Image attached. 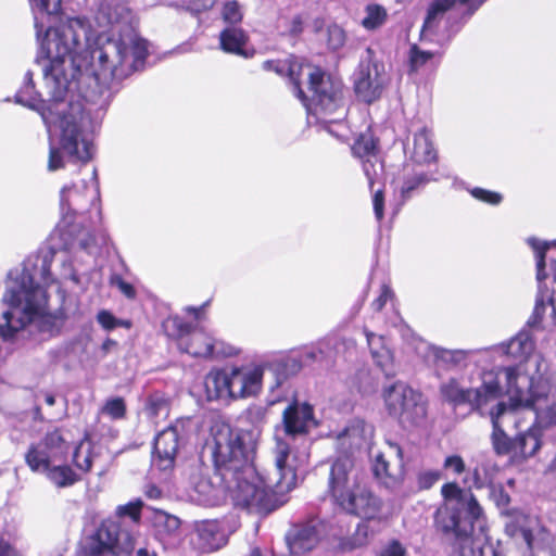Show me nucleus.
I'll list each match as a JSON object with an SVG mask.
<instances>
[{"instance_id": "obj_24", "label": "nucleus", "mask_w": 556, "mask_h": 556, "mask_svg": "<svg viewBox=\"0 0 556 556\" xmlns=\"http://www.w3.org/2000/svg\"><path fill=\"white\" fill-rule=\"evenodd\" d=\"M415 404L406 401L401 407V412H395L389 416L399 420L405 427H419L425 424L427 418V401L417 390H414Z\"/></svg>"}, {"instance_id": "obj_35", "label": "nucleus", "mask_w": 556, "mask_h": 556, "mask_svg": "<svg viewBox=\"0 0 556 556\" xmlns=\"http://www.w3.org/2000/svg\"><path fill=\"white\" fill-rule=\"evenodd\" d=\"M98 12L100 17L110 25L121 23L129 17V9L124 0H102Z\"/></svg>"}, {"instance_id": "obj_23", "label": "nucleus", "mask_w": 556, "mask_h": 556, "mask_svg": "<svg viewBox=\"0 0 556 556\" xmlns=\"http://www.w3.org/2000/svg\"><path fill=\"white\" fill-rule=\"evenodd\" d=\"M415 404L406 401L401 407V412H395L389 416L399 420L405 427H419L425 424L427 418V401L417 390H414Z\"/></svg>"}, {"instance_id": "obj_38", "label": "nucleus", "mask_w": 556, "mask_h": 556, "mask_svg": "<svg viewBox=\"0 0 556 556\" xmlns=\"http://www.w3.org/2000/svg\"><path fill=\"white\" fill-rule=\"evenodd\" d=\"M469 0H434L428 8L427 16L421 33L432 31L443 14L457 3H466Z\"/></svg>"}, {"instance_id": "obj_2", "label": "nucleus", "mask_w": 556, "mask_h": 556, "mask_svg": "<svg viewBox=\"0 0 556 556\" xmlns=\"http://www.w3.org/2000/svg\"><path fill=\"white\" fill-rule=\"evenodd\" d=\"M263 68L289 78L293 93L307 111L309 123L320 124L337 138L344 137L333 129V126L343 127L342 122L346 115L340 79L326 75L319 68L304 66L295 58L268 60L263 63Z\"/></svg>"}, {"instance_id": "obj_60", "label": "nucleus", "mask_w": 556, "mask_h": 556, "mask_svg": "<svg viewBox=\"0 0 556 556\" xmlns=\"http://www.w3.org/2000/svg\"><path fill=\"white\" fill-rule=\"evenodd\" d=\"M111 285L116 286L123 294L129 299L136 296V290L132 285L126 282L121 276L114 275L111 277Z\"/></svg>"}, {"instance_id": "obj_6", "label": "nucleus", "mask_w": 556, "mask_h": 556, "mask_svg": "<svg viewBox=\"0 0 556 556\" xmlns=\"http://www.w3.org/2000/svg\"><path fill=\"white\" fill-rule=\"evenodd\" d=\"M90 27L81 18H68L56 27H48L41 42V50L48 64L43 67L46 78L61 86L67 83L63 68L66 58L75 72L80 73L92 65L93 51L89 45Z\"/></svg>"}, {"instance_id": "obj_1", "label": "nucleus", "mask_w": 556, "mask_h": 556, "mask_svg": "<svg viewBox=\"0 0 556 556\" xmlns=\"http://www.w3.org/2000/svg\"><path fill=\"white\" fill-rule=\"evenodd\" d=\"M256 440L250 431L231 430L222 426L214 434L212 457L218 482H213L201 467L190 476L188 496L202 506L218 505L226 492L231 493L236 506L249 513L267 515L282 505L268 478L254 467Z\"/></svg>"}, {"instance_id": "obj_30", "label": "nucleus", "mask_w": 556, "mask_h": 556, "mask_svg": "<svg viewBox=\"0 0 556 556\" xmlns=\"http://www.w3.org/2000/svg\"><path fill=\"white\" fill-rule=\"evenodd\" d=\"M276 376V386L281 384L289 377L296 375L303 368L302 358L295 353L278 357L266 364Z\"/></svg>"}, {"instance_id": "obj_59", "label": "nucleus", "mask_w": 556, "mask_h": 556, "mask_svg": "<svg viewBox=\"0 0 556 556\" xmlns=\"http://www.w3.org/2000/svg\"><path fill=\"white\" fill-rule=\"evenodd\" d=\"M392 290L388 286H382L379 296L372 302L371 307L380 313L389 301H392Z\"/></svg>"}, {"instance_id": "obj_40", "label": "nucleus", "mask_w": 556, "mask_h": 556, "mask_svg": "<svg viewBox=\"0 0 556 556\" xmlns=\"http://www.w3.org/2000/svg\"><path fill=\"white\" fill-rule=\"evenodd\" d=\"M46 473L48 479L58 488L71 486L80 480L79 475L68 465L51 466Z\"/></svg>"}, {"instance_id": "obj_58", "label": "nucleus", "mask_w": 556, "mask_h": 556, "mask_svg": "<svg viewBox=\"0 0 556 556\" xmlns=\"http://www.w3.org/2000/svg\"><path fill=\"white\" fill-rule=\"evenodd\" d=\"M98 323L105 329V330H113L117 326H119L122 323L115 318V316L109 312V311H101L98 313L97 316Z\"/></svg>"}, {"instance_id": "obj_55", "label": "nucleus", "mask_w": 556, "mask_h": 556, "mask_svg": "<svg viewBox=\"0 0 556 556\" xmlns=\"http://www.w3.org/2000/svg\"><path fill=\"white\" fill-rule=\"evenodd\" d=\"M470 193L475 199L492 205H497L503 200L502 194L482 188H473Z\"/></svg>"}, {"instance_id": "obj_26", "label": "nucleus", "mask_w": 556, "mask_h": 556, "mask_svg": "<svg viewBox=\"0 0 556 556\" xmlns=\"http://www.w3.org/2000/svg\"><path fill=\"white\" fill-rule=\"evenodd\" d=\"M414 390L415 389L403 381H395L389 386H384L381 391V397L387 413L390 415L400 412L399 409H401L406 401L415 404Z\"/></svg>"}, {"instance_id": "obj_19", "label": "nucleus", "mask_w": 556, "mask_h": 556, "mask_svg": "<svg viewBox=\"0 0 556 556\" xmlns=\"http://www.w3.org/2000/svg\"><path fill=\"white\" fill-rule=\"evenodd\" d=\"M60 147L70 156L84 163L90 161L91 143L81 137V128L74 118L61 117Z\"/></svg>"}, {"instance_id": "obj_31", "label": "nucleus", "mask_w": 556, "mask_h": 556, "mask_svg": "<svg viewBox=\"0 0 556 556\" xmlns=\"http://www.w3.org/2000/svg\"><path fill=\"white\" fill-rule=\"evenodd\" d=\"M144 414L152 425L165 420L170 410V399L163 391H154L147 396Z\"/></svg>"}, {"instance_id": "obj_13", "label": "nucleus", "mask_w": 556, "mask_h": 556, "mask_svg": "<svg viewBox=\"0 0 556 556\" xmlns=\"http://www.w3.org/2000/svg\"><path fill=\"white\" fill-rule=\"evenodd\" d=\"M192 431V419L180 418L157 433L151 458L152 471L157 469L166 475L172 470L178 448L186 443Z\"/></svg>"}, {"instance_id": "obj_47", "label": "nucleus", "mask_w": 556, "mask_h": 556, "mask_svg": "<svg viewBox=\"0 0 556 556\" xmlns=\"http://www.w3.org/2000/svg\"><path fill=\"white\" fill-rule=\"evenodd\" d=\"M102 413L110 416L112 419H121L126 414V405L122 397H114L106 401L102 407Z\"/></svg>"}, {"instance_id": "obj_49", "label": "nucleus", "mask_w": 556, "mask_h": 556, "mask_svg": "<svg viewBox=\"0 0 556 556\" xmlns=\"http://www.w3.org/2000/svg\"><path fill=\"white\" fill-rule=\"evenodd\" d=\"M441 479V472L437 469L421 470L417 473V485L420 490H429Z\"/></svg>"}, {"instance_id": "obj_18", "label": "nucleus", "mask_w": 556, "mask_h": 556, "mask_svg": "<svg viewBox=\"0 0 556 556\" xmlns=\"http://www.w3.org/2000/svg\"><path fill=\"white\" fill-rule=\"evenodd\" d=\"M389 453L395 456V462L387 459L386 454L378 452L372 459L374 476L387 488L396 486L404 477L403 451L396 443L389 442Z\"/></svg>"}, {"instance_id": "obj_21", "label": "nucleus", "mask_w": 556, "mask_h": 556, "mask_svg": "<svg viewBox=\"0 0 556 556\" xmlns=\"http://www.w3.org/2000/svg\"><path fill=\"white\" fill-rule=\"evenodd\" d=\"M364 333L371 357L376 365L383 371L386 377H394L396 375V366L394 363L393 352L391 351L387 339L383 334H377L367 328Z\"/></svg>"}, {"instance_id": "obj_11", "label": "nucleus", "mask_w": 556, "mask_h": 556, "mask_svg": "<svg viewBox=\"0 0 556 556\" xmlns=\"http://www.w3.org/2000/svg\"><path fill=\"white\" fill-rule=\"evenodd\" d=\"M136 545L135 538L122 528L119 521L104 519L96 531L87 538L83 547L84 556H118L130 554Z\"/></svg>"}, {"instance_id": "obj_33", "label": "nucleus", "mask_w": 556, "mask_h": 556, "mask_svg": "<svg viewBox=\"0 0 556 556\" xmlns=\"http://www.w3.org/2000/svg\"><path fill=\"white\" fill-rule=\"evenodd\" d=\"M141 309L144 312L146 317L151 323H161L163 327V320H166L169 315V307L154 296L150 291L141 289Z\"/></svg>"}, {"instance_id": "obj_14", "label": "nucleus", "mask_w": 556, "mask_h": 556, "mask_svg": "<svg viewBox=\"0 0 556 556\" xmlns=\"http://www.w3.org/2000/svg\"><path fill=\"white\" fill-rule=\"evenodd\" d=\"M528 517L521 513L508 516L505 532L510 538H520L527 544L531 556H555L552 535L543 528L527 527Z\"/></svg>"}, {"instance_id": "obj_54", "label": "nucleus", "mask_w": 556, "mask_h": 556, "mask_svg": "<svg viewBox=\"0 0 556 556\" xmlns=\"http://www.w3.org/2000/svg\"><path fill=\"white\" fill-rule=\"evenodd\" d=\"M363 163V170L368 179V184L370 188H372L376 179L379 177L380 173L382 172V165L378 164V160L375 161V159H366L362 161Z\"/></svg>"}, {"instance_id": "obj_42", "label": "nucleus", "mask_w": 556, "mask_h": 556, "mask_svg": "<svg viewBox=\"0 0 556 556\" xmlns=\"http://www.w3.org/2000/svg\"><path fill=\"white\" fill-rule=\"evenodd\" d=\"M376 150V141L369 134L361 135L352 146L353 154L362 161L366 159H375L377 161Z\"/></svg>"}, {"instance_id": "obj_36", "label": "nucleus", "mask_w": 556, "mask_h": 556, "mask_svg": "<svg viewBox=\"0 0 556 556\" xmlns=\"http://www.w3.org/2000/svg\"><path fill=\"white\" fill-rule=\"evenodd\" d=\"M25 463L34 472H47L51 467L49 451L42 446L41 442L33 443L25 454Z\"/></svg>"}, {"instance_id": "obj_57", "label": "nucleus", "mask_w": 556, "mask_h": 556, "mask_svg": "<svg viewBox=\"0 0 556 556\" xmlns=\"http://www.w3.org/2000/svg\"><path fill=\"white\" fill-rule=\"evenodd\" d=\"M42 12L49 15L58 14L62 10V0H30Z\"/></svg>"}, {"instance_id": "obj_25", "label": "nucleus", "mask_w": 556, "mask_h": 556, "mask_svg": "<svg viewBox=\"0 0 556 556\" xmlns=\"http://www.w3.org/2000/svg\"><path fill=\"white\" fill-rule=\"evenodd\" d=\"M406 150L410 154V159L417 164H428L437 159V151L431 139V131L422 126L414 131L413 144L409 142Z\"/></svg>"}, {"instance_id": "obj_50", "label": "nucleus", "mask_w": 556, "mask_h": 556, "mask_svg": "<svg viewBox=\"0 0 556 556\" xmlns=\"http://www.w3.org/2000/svg\"><path fill=\"white\" fill-rule=\"evenodd\" d=\"M327 35V43L331 50H338L345 43V31L339 25H330Z\"/></svg>"}, {"instance_id": "obj_39", "label": "nucleus", "mask_w": 556, "mask_h": 556, "mask_svg": "<svg viewBox=\"0 0 556 556\" xmlns=\"http://www.w3.org/2000/svg\"><path fill=\"white\" fill-rule=\"evenodd\" d=\"M527 242L535 253L536 279L539 281V287L541 286L543 289L548 290L547 287L543 285V280L547 277V274L545 273V253L551 247H556V240L541 241L536 238H528Z\"/></svg>"}, {"instance_id": "obj_16", "label": "nucleus", "mask_w": 556, "mask_h": 556, "mask_svg": "<svg viewBox=\"0 0 556 556\" xmlns=\"http://www.w3.org/2000/svg\"><path fill=\"white\" fill-rule=\"evenodd\" d=\"M41 292L40 286L34 281L33 276L23 271L21 275V283L17 287L10 288L3 295V301L12 308H18L25 302L23 308L28 321L35 320V316L39 314V305L35 303V296Z\"/></svg>"}, {"instance_id": "obj_63", "label": "nucleus", "mask_w": 556, "mask_h": 556, "mask_svg": "<svg viewBox=\"0 0 556 556\" xmlns=\"http://www.w3.org/2000/svg\"><path fill=\"white\" fill-rule=\"evenodd\" d=\"M372 204H374L375 216H376L377 220L380 222L383 218V205H384V195L381 190H377L374 193Z\"/></svg>"}, {"instance_id": "obj_41", "label": "nucleus", "mask_w": 556, "mask_h": 556, "mask_svg": "<svg viewBox=\"0 0 556 556\" xmlns=\"http://www.w3.org/2000/svg\"><path fill=\"white\" fill-rule=\"evenodd\" d=\"M364 17L361 21V25L366 30H376L380 28L388 20L387 10L377 3H370L365 7Z\"/></svg>"}, {"instance_id": "obj_12", "label": "nucleus", "mask_w": 556, "mask_h": 556, "mask_svg": "<svg viewBox=\"0 0 556 556\" xmlns=\"http://www.w3.org/2000/svg\"><path fill=\"white\" fill-rule=\"evenodd\" d=\"M389 83L384 64L376 59L371 48H367L353 74V88L357 99L367 104L376 102Z\"/></svg>"}, {"instance_id": "obj_43", "label": "nucleus", "mask_w": 556, "mask_h": 556, "mask_svg": "<svg viewBox=\"0 0 556 556\" xmlns=\"http://www.w3.org/2000/svg\"><path fill=\"white\" fill-rule=\"evenodd\" d=\"M531 364L530 361L527 362L526 365L523 364H519L518 366H521L523 371L529 376V377H538L540 376L546 383V386H548L546 379L541 375L539 374L538 371H535L533 375H530L527 370H526V366H529ZM547 391H549V387H547ZM547 394L548 392H546L545 396L539 402V405L541 406V409L539 410L540 413V418L538 419H534L539 425L541 422L544 421V419L546 418V422L547 424H551V425H556V404H553L551 406L547 407V410L544 412V405L546 403V397H547ZM533 418H535L533 416Z\"/></svg>"}, {"instance_id": "obj_10", "label": "nucleus", "mask_w": 556, "mask_h": 556, "mask_svg": "<svg viewBox=\"0 0 556 556\" xmlns=\"http://www.w3.org/2000/svg\"><path fill=\"white\" fill-rule=\"evenodd\" d=\"M548 315L552 320L556 316V306L553 293L540 286L538 289L533 314L528 320L527 328L520 330L507 342L501 343L496 350L514 358H528L535 348L532 329L539 327L544 317Z\"/></svg>"}, {"instance_id": "obj_3", "label": "nucleus", "mask_w": 556, "mask_h": 556, "mask_svg": "<svg viewBox=\"0 0 556 556\" xmlns=\"http://www.w3.org/2000/svg\"><path fill=\"white\" fill-rule=\"evenodd\" d=\"M445 505L437 510L435 526L447 539L454 540L459 556H504L484 538L482 508L470 491L457 483L442 485Z\"/></svg>"}, {"instance_id": "obj_27", "label": "nucleus", "mask_w": 556, "mask_h": 556, "mask_svg": "<svg viewBox=\"0 0 556 556\" xmlns=\"http://www.w3.org/2000/svg\"><path fill=\"white\" fill-rule=\"evenodd\" d=\"M541 437L542 428L534 420L532 426L514 438V455L525 458L533 456L541 447Z\"/></svg>"}, {"instance_id": "obj_8", "label": "nucleus", "mask_w": 556, "mask_h": 556, "mask_svg": "<svg viewBox=\"0 0 556 556\" xmlns=\"http://www.w3.org/2000/svg\"><path fill=\"white\" fill-rule=\"evenodd\" d=\"M163 331L175 339L178 349L193 357L215 358L230 357L239 354V350L223 340L214 338L202 328L185 321L180 316L168 317L163 320Z\"/></svg>"}, {"instance_id": "obj_51", "label": "nucleus", "mask_w": 556, "mask_h": 556, "mask_svg": "<svg viewBox=\"0 0 556 556\" xmlns=\"http://www.w3.org/2000/svg\"><path fill=\"white\" fill-rule=\"evenodd\" d=\"M12 312L7 311L3 313L5 324L0 325V338H2L3 340H10L14 338L15 333L25 326V324L22 320L18 321L17 326H14L12 324Z\"/></svg>"}, {"instance_id": "obj_4", "label": "nucleus", "mask_w": 556, "mask_h": 556, "mask_svg": "<svg viewBox=\"0 0 556 556\" xmlns=\"http://www.w3.org/2000/svg\"><path fill=\"white\" fill-rule=\"evenodd\" d=\"M285 437H275L273 458L275 471L268 478V486L282 495L295 488L299 471L309 458L311 440L307 434L317 426L311 404L293 402L282 415Z\"/></svg>"}, {"instance_id": "obj_5", "label": "nucleus", "mask_w": 556, "mask_h": 556, "mask_svg": "<svg viewBox=\"0 0 556 556\" xmlns=\"http://www.w3.org/2000/svg\"><path fill=\"white\" fill-rule=\"evenodd\" d=\"M505 377V391L510 404L497 402L489 412L493 426L492 444L498 455H514V439L505 432V427L519 428L520 408L530 409L535 419L540 418L539 402L545 396L547 386L540 377H529L521 366H508L502 370Z\"/></svg>"}, {"instance_id": "obj_48", "label": "nucleus", "mask_w": 556, "mask_h": 556, "mask_svg": "<svg viewBox=\"0 0 556 556\" xmlns=\"http://www.w3.org/2000/svg\"><path fill=\"white\" fill-rule=\"evenodd\" d=\"M433 58V53L429 51H422L417 46H413L409 51V66L410 70L417 72L428 61Z\"/></svg>"}, {"instance_id": "obj_37", "label": "nucleus", "mask_w": 556, "mask_h": 556, "mask_svg": "<svg viewBox=\"0 0 556 556\" xmlns=\"http://www.w3.org/2000/svg\"><path fill=\"white\" fill-rule=\"evenodd\" d=\"M93 447L90 442L89 434L85 433L84 438L75 446L73 452V464L74 466L87 473L91 471L93 465Z\"/></svg>"}, {"instance_id": "obj_28", "label": "nucleus", "mask_w": 556, "mask_h": 556, "mask_svg": "<svg viewBox=\"0 0 556 556\" xmlns=\"http://www.w3.org/2000/svg\"><path fill=\"white\" fill-rule=\"evenodd\" d=\"M219 45L223 51L244 58L252 56L247 49L248 35L242 28L229 26L219 34Z\"/></svg>"}, {"instance_id": "obj_22", "label": "nucleus", "mask_w": 556, "mask_h": 556, "mask_svg": "<svg viewBox=\"0 0 556 556\" xmlns=\"http://www.w3.org/2000/svg\"><path fill=\"white\" fill-rule=\"evenodd\" d=\"M429 181L430 178L425 172L405 165L402 174L393 180L395 195L400 198L399 206L403 205Z\"/></svg>"}, {"instance_id": "obj_52", "label": "nucleus", "mask_w": 556, "mask_h": 556, "mask_svg": "<svg viewBox=\"0 0 556 556\" xmlns=\"http://www.w3.org/2000/svg\"><path fill=\"white\" fill-rule=\"evenodd\" d=\"M326 342H320L318 346H309L304 348L302 350H296L295 353L302 358V365H308L321 357V355L325 353L323 345H325Z\"/></svg>"}, {"instance_id": "obj_7", "label": "nucleus", "mask_w": 556, "mask_h": 556, "mask_svg": "<svg viewBox=\"0 0 556 556\" xmlns=\"http://www.w3.org/2000/svg\"><path fill=\"white\" fill-rule=\"evenodd\" d=\"M353 462L348 456L338 457L330 468L329 490L336 503L346 513L364 519H374L381 508V501L355 476Z\"/></svg>"}, {"instance_id": "obj_46", "label": "nucleus", "mask_w": 556, "mask_h": 556, "mask_svg": "<svg viewBox=\"0 0 556 556\" xmlns=\"http://www.w3.org/2000/svg\"><path fill=\"white\" fill-rule=\"evenodd\" d=\"M168 5H186L193 12L206 11L214 7L217 0H164Z\"/></svg>"}, {"instance_id": "obj_32", "label": "nucleus", "mask_w": 556, "mask_h": 556, "mask_svg": "<svg viewBox=\"0 0 556 556\" xmlns=\"http://www.w3.org/2000/svg\"><path fill=\"white\" fill-rule=\"evenodd\" d=\"M228 383L229 381L226 368L210 371L204 380L206 399L208 401L230 400Z\"/></svg>"}, {"instance_id": "obj_62", "label": "nucleus", "mask_w": 556, "mask_h": 556, "mask_svg": "<svg viewBox=\"0 0 556 556\" xmlns=\"http://www.w3.org/2000/svg\"><path fill=\"white\" fill-rule=\"evenodd\" d=\"M64 167L63 157L59 148L51 147L49 150L48 168L58 170Z\"/></svg>"}, {"instance_id": "obj_64", "label": "nucleus", "mask_w": 556, "mask_h": 556, "mask_svg": "<svg viewBox=\"0 0 556 556\" xmlns=\"http://www.w3.org/2000/svg\"><path fill=\"white\" fill-rule=\"evenodd\" d=\"M0 556H24L12 543L0 536Z\"/></svg>"}, {"instance_id": "obj_29", "label": "nucleus", "mask_w": 556, "mask_h": 556, "mask_svg": "<svg viewBox=\"0 0 556 556\" xmlns=\"http://www.w3.org/2000/svg\"><path fill=\"white\" fill-rule=\"evenodd\" d=\"M150 522L156 534L164 535L176 531L179 528V519L165 513L162 509H154L141 503V519Z\"/></svg>"}, {"instance_id": "obj_17", "label": "nucleus", "mask_w": 556, "mask_h": 556, "mask_svg": "<svg viewBox=\"0 0 556 556\" xmlns=\"http://www.w3.org/2000/svg\"><path fill=\"white\" fill-rule=\"evenodd\" d=\"M229 381L230 400L249 397L261 390L264 369L262 367H230L226 368Z\"/></svg>"}, {"instance_id": "obj_61", "label": "nucleus", "mask_w": 556, "mask_h": 556, "mask_svg": "<svg viewBox=\"0 0 556 556\" xmlns=\"http://www.w3.org/2000/svg\"><path fill=\"white\" fill-rule=\"evenodd\" d=\"M379 556H406V548L397 540H392L382 548Z\"/></svg>"}, {"instance_id": "obj_53", "label": "nucleus", "mask_w": 556, "mask_h": 556, "mask_svg": "<svg viewBox=\"0 0 556 556\" xmlns=\"http://www.w3.org/2000/svg\"><path fill=\"white\" fill-rule=\"evenodd\" d=\"M116 517L123 519L129 517L135 523L139 522V498L116 508Z\"/></svg>"}, {"instance_id": "obj_56", "label": "nucleus", "mask_w": 556, "mask_h": 556, "mask_svg": "<svg viewBox=\"0 0 556 556\" xmlns=\"http://www.w3.org/2000/svg\"><path fill=\"white\" fill-rule=\"evenodd\" d=\"M443 468L446 471H451L454 475H462L466 470V465L462 456L459 455H450L445 457L443 462Z\"/></svg>"}, {"instance_id": "obj_45", "label": "nucleus", "mask_w": 556, "mask_h": 556, "mask_svg": "<svg viewBox=\"0 0 556 556\" xmlns=\"http://www.w3.org/2000/svg\"><path fill=\"white\" fill-rule=\"evenodd\" d=\"M222 17L228 24H238L242 21L243 13L239 3L235 0L224 4Z\"/></svg>"}, {"instance_id": "obj_20", "label": "nucleus", "mask_w": 556, "mask_h": 556, "mask_svg": "<svg viewBox=\"0 0 556 556\" xmlns=\"http://www.w3.org/2000/svg\"><path fill=\"white\" fill-rule=\"evenodd\" d=\"M416 352L427 361H432L438 368H454L466 364L473 351L469 350H446L431 345L420 339L415 345Z\"/></svg>"}, {"instance_id": "obj_9", "label": "nucleus", "mask_w": 556, "mask_h": 556, "mask_svg": "<svg viewBox=\"0 0 556 556\" xmlns=\"http://www.w3.org/2000/svg\"><path fill=\"white\" fill-rule=\"evenodd\" d=\"M504 368H500L496 372L492 370L483 372L482 386L477 389H465L455 378H451L441 384V395L454 405L467 403L472 410H478L483 415L486 406L502 394V381H505V377L502 375Z\"/></svg>"}, {"instance_id": "obj_44", "label": "nucleus", "mask_w": 556, "mask_h": 556, "mask_svg": "<svg viewBox=\"0 0 556 556\" xmlns=\"http://www.w3.org/2000/svg\"><path fill=\"white\" fill-rule=\"evenodd\" d=\"M40 442L49 452L67 450V440L63 434L62 428H54L48 431Z\"/></svg>"}, {"instance_id": "obj_34", "label": "nucleus", "mask_w": 556, "mask_h": 556, "mask_svg": "<svg viewBox=\"0 0 556 556\" xmlns=\"http://www.w3.org/2000/svg\"><path fill=\"white\" fill-rule=\"evenodd\" d=\"M198 536L203 548L207 551L218 549L225 544V538L215 521H205L198 527Z\"/></svg>"}, {"instance_id": "obj_15", "label": "nucleus", "mask_w": 556, "mask_h": 556, "mask_svg": "<svg viewBox=\"0 0 556 556\" xmlns=\"http://www.w3.org/2000/svg\"><path fill=\"white\" fill-rule=\"evenodd\" d=\"M328 526L314 516L294 525L286 534V542L291 556H303L313 551L327 535Z\"/></svg>"}]
</instances>
